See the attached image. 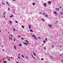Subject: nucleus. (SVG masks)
<instances>
[{"label":"nucleus","mask_w":63,"mask_h":63,"mask_svg":"<svg viewBox=\"0 0 63 63\" xmlns=\"http://www.w3.org/2000/svg\"><path fill=\"white\" fill-rule=\"evenodd\" d=\"M61 61L63 63V60H61Z\"/></svg>","instance_id":"603ef678"},{"label":"nucleus","mask_w":63,"mask_h":63,"mask_svg":"<svg viewBox=\"0 0 63 63\" xmlns=\"http://www.w3.org/2000/svg\"><path fill=\"white\" fill-rule=\"evenodd\" d=\"M11 40H12V37H11Z\"/></svg>","instance_id":"c03bdc74"},{"label":"nucleus","mask_w":63,"mask_h":63,"mask_svg":"<svg viewBox=\"0 0 63 63\" xmlns=\"http://www.w3.org/2000/svg\"><path fill=\"white\" fill-rule=\"evenodd\" d=\"M2 59L3 60V62L4 63H5V61L4 60V58H2Z\"/></svg>","instance_id":"f8f14e48"},{"label":"nucleus","mask_w":63,"mask_h":63,"mask_svg":"<svg viewBox=\"0 0 63 63\" xmlns=\"http://www.w3.org/2000/svg\"><path fill=\"white\" fill-rule=\"evenodd\" d=\"M43 15H45V14L44 13H43Z\"/></svg>","instance_id":"a18cd8bd"},{"label":"nucleus","mask_w":63,"mask_h":63,"mask_svg":"<svg viewBox=\"0 0 63 63\" xmlns=\"http://www.w3.org/2000/svg\"><path fill=\"white\" fill-rule=\"evenodd\" d=\"M3 15H5V14H4V13H3Z\"/></svg>","instance_id":"052dcab7"},{"label":"nucleus","mask_w":63,"mask_h":63,"mask_svg":"<svg viewBox=\"0 0 63 63\" xmlns=\"http://www.w3.org/2000/svg\"><path fill=\"white\" fill-rule=\"evenodd\" d=\"M13 16H14V15H11L9 17L11 18V17H13Z\"/></svg>","instance_id":"9d476101"},{"label":"nucleus","mask_w":63,"mask_h":63,"mask_svg":"<svg viewBox=\"0 0 63 63\" xmlns=\"http://www.w3.org/2000/svg\"><path fill=\"white\" fill-rule=\"evenodd\" d=\"M14 41L15 42V41H16V39H14Z\"/></svg>","instance_id":"a19ab883"},{"label":"nucleus","mask_w":63,"mask_h":63,"mask_svg":"<svg viewBox=\"0 0 63 63\" xmlns=\"http://www.w3.org/2000/svg\"><path fill=\"white\" fill-rule=\"evenodd\" d=\"M21 39H22V40H23V38H21Z\"/></svg>","instance_id":"393cba45"},{"label":"nucleus","mask_w":63,"mask_h":63,"mask_svg":"<svg viewBox=\"0 0 63 63\" xmlns=\"http://www.w3.org/2000/svg\"><path fill=\"white\" fill-rule=\"evenodd\" d=\"M31 55L32 56V57H33V55Z\"/></svg>","instance_id":"13d9d810"},{"label":"nucleus","mask_w":63,"mask_h":63,"mask_svg":"<svg viewBox=\"0 0 63 63\" xmlns=\"http://www.w3.org/2000/svg\"><path fill=\"white\" fill-rule=\"evenodd\" d=\"M34 39H36V40L37 38H36V37L35 36L34 37Z\"/></svg>","instance_id":"aec40b11"},{"label":"nucleus","mask_w":63,"mask_h":63,"mask_svg":"<svg viewBox=\"0 0 63 63\" xmlns=\"http://www.w3.org/2000/svg\"><path fill=\"white\" fill-rule=\"evenodd\" d=\"M19 46H20H20H21L22 45H21V44H19Z\"/></svg>","instance_id":"4be33fe9"},{"label":"nucleus","mask_w":63,"mask_h":63,"mask_svg":"<svg viewBox=\"0 0 63 63\" xmlns=\"http://www.w3.org/2000/svg\"><path fill=\"white\" fill-rule=\"evenodd\" d=\"M44 5L45 7H46L47 6V4H46V3H44Z\"/></svg>","instance_id":"f03ea898"},{"label":"nucleus","mask_w":63,"mask_h":63,"mask_svg":"<svg viewBox=\"0 0 63 63\" xmlns=\"http://www.w3.org/2000/svg\"><path fill=\"white\" fill-rule=\"evenodd\" d=\"M7 4L8 5H9V3H7Z\"/></svg>","instance_id":"e2e57ef3"},{"label":"nucleus","mask_w":63,"mask_h":63,"mask_svg":"<svg viewBox=\"0 0 63 63\" xmlns=\"http://www.w3.org/2000/svg\"><path fill=\"white\" fill-rule=\"evenodd\" d=\"M30 31L31 32H33V31L32 30V29L30 30Z\"/></svg>","instance_id":"6e6552de"},{"label":"nucleus","mask_w":63,"mask_h":63,"mask_svg":"<svg viewBox=\"0 0 63 63\" xmlns=\"http://www.w3.org/2000/svg\"><path fill=\"white\" fill-rule=\"evenodd\" d=\"M14 48H15V49H16V46H15V45H14Z\"/></svg>","instance_id":"9b49d317"},{"label":"nucleus","mask_w":63,"mask_h":63,"mask_svg":"<svg viewBox=\"0 0 63 63\" xmlns=\"http://www.w3.org/2000/svg\"><path fill=\"white\" fill-rule=\"evenodd\" d=\"M31 25H30L29 26V29H31Z\"/></svg>","instance_id":"423d86ee"},{"label":"nucleus","mask_w":63,"mask_h":63,"mask_svg":"<svg viewBox=\"0 0 63 63\" xmlns=\"http://www.w3.org/2000/svg\"><path fill=\"white\" fill-rule=\"evenodd\" d=\"M18 58H19V59H20V58L19 57H18Z\"/></svg>","instance_id":"6e6d98bb"},{"label":"nucleus","mask_w":63,"mask_h":63,"mask_svg":"<svg viewBox=\"0 0 63 63\" xmlns=\"http://www.w3.org/2000/svg\"><path fill=\"white\" fill-rule=\"evenodd\" d=\"M9 40L11 39V38H10V37H9Z\"/></svg>","instance_id":"5fc2aeb1"},{"label":"nucleus","mask_w":63,"mask_h":63,"mask_svg":"<svg viewBox=\"0 0 63 63\" xmlns=\"http://www.w3.org/2000/svg\"><path fill=\"white\" fill-rule=\"evenodd\" d=\"M18 37H21V36L19 35H18Z\"/></svg>","instance_id":"f704fd0d"},{"label":"nucleus","mask_w":63,"mask_h":63,"mask_svg":"<svg viewBox=\"0 0 63 63\" xmlns=\"http://www.w3.org/2000/svg\"><path fill=\"white\" fill-rule=\"evenodd\" d=\"M8 60H9V61H10V59H8Z\"/></svg>","instance_id":"09e8293b"},{"label":"nucleus","mask_w":63,"mask_h":63,"mask_svg":"<svg viewBox=\"0 0 63 63\" xmlns=\"http://www.w3.org/2000/svg\"><path fill=\"white\" fill-rule=\"evenodd\" d=\"M54 14H56L57 15V13H56L55 11H54Z\"/></svg>","instance_id":"1a4fd4ad"},{"label":"nucleus","mask_w":63,"mask_h":63,"mask_svg":"<svg viewBox=\"0 0 63 63\" xmlns=\"http://www.w3.org/2000/svg\"><path fill=\"white\" fill-rule=\"evenodd\" d=\"M5 20H7V19H5Z\"/></svg>","instance_id":"0e129e2a"},{"label":"nucleus","mask_w":63,"mask_h":63,"mask_svg":"<svg viewBox=\"0 0 63 63\" xmlns=\"http://www.w3.org/2000/svg\"><path fill=\"white\" fill-rule=\"evenodd\" d=\"M61 15H62V14H63V13H62V12L61 13Z\"/></svg>","instance_id":"2f4dec72"},{"label":"nucleus","mask_w":63,"mask_h":63,"mask_svg":"<svg viewBox=\"0 0 63 63\" xmlns=\"http://www.w3.org/2000/svg\"><path fill=\"white\" fill-rule=\"evenodd\" d=\"M2 5H5V3L2 2Z\"/></svg>","instance_id":"2eb2a0df"},{"label":"nucleus","mask_w":63,"mask_h":63,"mask_svg":"<svg viewBox=\"0 0 63 63\" xmlns=\"http://www.w3.org/2000/svg\"><path fill=\"white\" fill-rule=\"evenodd\" d=\"M61 55H60V56H61Z\"/></svg>","instance_id":"bf43d9fd"},{"label":"nucleus","mask_w":63,"mask_h":63,"mask_svg":"<svg viewBox=\"0 0 63 63\" xmlns=\"http://www.w3.org/2000/svg\"><path fill=\"white\" fill-rule=\"evenodd\" d=\"M43 43H44V44H45V43H46V41H45V40H44L43 41Z\"/></svg>","instance_id":"4468645a"},{"label":"nucleus","mask_w":63,"mask_h":63,"mask_svg":"<svg viewBox=\"0 0 63 63\" xmlns=\"http://www.w3.org/2000/svg\"><path fill=\"white\" fill-rule=\"evenodd\" d=\"M33 55L34 56H36V54H33Z\"/></svg>","instance_id":"c85d7f7f"},{"label":"nucleus","mask_w":63,"mask_h":63,"mask_svg":"<svg viewBox=\"0 0 63 63\" xmlns=\"http://www.w3.org/2000/svg\"><path fill=\"white\" fill-rule=\"evenodd\" d=\"M11 59H13V57H11Z\"/></svg>","instance_id":"de8ad7c7"},{"label":"nucleus","mask_w":63,"mask_h":63,"mask_svg":"<svg viewBox=\"0 0 63 63\" xmlns=\"http://www.w3.org/2000/svg\"><path fill=\"white\" fill-rule=\"evenodd\" d=\"M15 22H16V23H18V22H17V21H15Z\"/></svg>","instance_id":"a878e982"},{"label":"nucleus","mask_w":63,"mask_h":63,"mask_svg":"<svg viewBox=\"0 0 63 63\" xmlns=\"http://www.w3.org/2000/svg\"><path fill=\"white\" fill-rule=\"evenodd\" d=\"M1 47H3V46H2Z\"/></svg>","instance_id":"774afa93"},{"label":"nucleus","mask_w":63,"mask_h":63,"mask_svg":"<svg viewBox=\"0 0 63 63\" xmlns=\"http://www.w3.org/2000/svg\"><path fill=\"white\" fill-rule=\"evenodd\" d=\"M55 10H56V11H58V10H59V9L58 8H56L55 9Z\"/></svg>","instance_id":"7ed1b4c3"},{"label":"nucleus","mask_w":63,"mask_h":63,"mask_svg":"<svg viewBox=\"0 0 63 63\" xmlns=\"http://www.w3.org/2000/svg\"><path fill=\"white\" fill-rule=\"evenodd\" d=\"M48 3L49 4H51V1H48Z\"/></svg>","instance_id":"39448f33"},{"label":"nucleus","mask_w":63,"mask_h":63,"mask_svg":"<svg viewBox=\"0 0 63 63\" xmlns=\"http://www.w3.org/2000/svg\"><path fill=\"white\" fill-rule=\"evenodd\" d=\"M48 26H49V27H50V28H51L52 27V26H51V25L50 24L48 25Z\"/></svg>","instance_id":"f257e3e1"},{"label":"nucleus","mask_w":63,"mask_h":63,"mask_svg":"<svg viewBox=\"0 0 63 63\" xmlns=\"http://www.w3.org/2000/svg\"><path fill=\"white\" fill-rule=\"evenodd\" d=\"M18 55H19V56H20V54H18Z\"/></svg>","instance_id":"3c124183"},{"label":"nucleus","mask_w":63,"mask_h":63,"mask_svg":"<svg viewBox=\"0 0 63 63\" xmlns=\"http://www.w3.org/2000/svg\"><path fill=\"white\" fill-rule=\"evenodd\" d=\"M1 30H0V33H1Z\"/></svg>","instance_id":"338daca9"},{"label":"nucleus","mask_w":63,"mask_h":63,"mask_svg":"<svg viewBox=\"0 0 63 63\" xmlns=\"http://www.w3.org/2000/svg\"><path fill=\"white\" fill-rule=\"evenodd\" d=\"M23 43L26 46H28V45L27 44V43L24 42Z\"/></svg>","instance_id":"20e7f679"},{"label":"nucleus","mask_w":63,"mask_h":63,"mask_svg":"<svg viewBox=\"0 0 63 63\" xmlns=\"http://www.w3.org/2000/svg\"><path fill=\"white\" fill-rule=\"evenodd\" d=\"M12 1H16V0H12Z\"/></svg>","instance_id":"37998d69"},{"label":"nucleus","mask_w":63,"mask_h":63,"mask_svg":"<svg viewBox=\"0 0 63 63\" xmlns=\"http://www.w3.org/2000/svg\"><path fill=\"white\" fill-rule=\"evenodd\" d=\"M6 4H8V2H6Z\"/></svg>","instance_id":"79ce46f5"},{"label":"nucleus","mask_w":63,"mask_h":63,"mask_svg":"<svg viewBox=\"0 0 63 63\" xmlns=\"http://www.w3.org/2000/svg\"><path fill=\"white\" fill-rule=\"evenodd\" d=\"M16 63H18V62H17Z\"/></svg>","instance_id":"680f3d73"},{"label":"nucleus","mask_w":63,"mask_h":63,"mask_svg":"<svg viewBox=\"0 0 63 63\" xmlns=\"http://www.w3.org/2000/svg\"><path fill=\"white\" fill-rule=\"evenodd\" d=\"M10 36H12V37L13 36V35H12V34L10 35Z\"/></svg>","instance_id":"473e14b6"},{"label":"nucleus","mask_w":63,"mask_h":63,"mask_svg":"<svg viewBox=\"0 0 63 63\" xmlns=\"http://www.w3.org/2000/svg\"><path fill=\"white\" fill-rule=\"evenodd\" d=\"M3 51H4V49H3Z\"/></svg>","instance_id":"69168bd1"},{"label":"nucleus","mask_w":63,"mask_h":63,"mask_svg":"<svg viewBox=\"0 0 63 63\" xmlns=\"http://www.w3.org/2000/svg\"><path fill=\"white\" fill-rule=\"evenodd\" d=\"M38 39H41V38L39 37H38Z\"/></svg>","instance_id":"c756f323"},{"label":"nucleus","mask_w":63,"mask_h":63,"mask_svg":"<svg viewBox=\"0 0 63 63\" xmlns=\"http://www.w3.org/2000/svg\"><path fill=\"white\" fill-rule=\"evenodd\" d=\"M44 49L46 50V47H44Z\"/></svg>","instance_id":"cd10ccee"},{"label":"nucleus","mask_w":63,"mask_h":63,"mask_svg":"<svg viewBox=\"0 0 63 63\" xmlns=\"http://www.w3.org/2000/svg\"><path fill=\"white\" fill-rule=\"evenodd\" d=\"M32 5L33 6H34V5H35V3H32Z\"/></svg>","instance_id":"dca6fc26"},{"label":"nucleus","mask_w":63,"mask_h":63,"mask_svg":"<svg viewBox=\"0 0 63 63\" xmlns=\"http://www.w3.org/2000/svg\"><path fill=\"white\" fill-rule=\"evenodd\" d=\"M27 43L28 45H29V43H28V42H27Z\"/></svg>","instance_id":"ea45409f"},{"label":"nucleus","mask_w":63,"mask_h":63,"mask_svg":"<svg viewBox=\"0 0 63 63\" xmlns=\"http://www.w3.org/2000/svg\"><path fill=\"white\" fill-rule=\"evenodd\" d=\"M32 36L33 37H35V36L34 35H32Z\"/></svg>","instance_id":"6ab92c4d"},{"label":"nucleus","mask_w":63,"mask_h":63,"mask_svg":"<svg viewBox=\"0 0 63 63\" xmlns=\"http://www.w3.org/2000/svg\"><path fill=\"white\" fill-rule=\"evenodd\" d=\"M42 46H44V44H42Z\"/></svg>","instance_id":"4c0bfd02"},{"label":"nucleus","mask_w":63,"mask_h":63,"mask_svg":"<svg viewBox=\"0 0 63 63\" xmlns=\"http://www.w3.org/2000/svg\"><path fill=\"white\" fill-rule=\"evenodd\" d=\"M50 58H51V59H52V57H51V56L50 57Z\"/></svg>","instance_id":"7c9ffc66"},{"label":"nucleus","mask_w":63,"mask_h":63,"mask_svg":"<svg viewBox=\"0 0 63 63\" xmlns=\"http://www.w3.org/2000/svg\"><path fill=\"white\" fill-rule=\"evenodd\" d=\"M33 58V59H35V58H34V57H32Z\"/></svg>","instance_id":"58836bf2"},{"label":"nucleus","mask_w":63,"mask_h":63,"mask_svg":"<svg viewBox=\"0 0 63 63\" xmlns=\"http://www.w3.org/2000/svg\"><path fill=\"white\" fill-rule=\"evenodd\" d=\"M60 9H61V7H60Z\"/></svg>","instance_id":"4d7b16f0"},{"label":"nucleus","mask_w":63,"mask_h":63,"mask_svg":"<svg viewBox=\"0 0 63 63\" xmlns=\"http://www.w3.org/2000/svg\"><path fill=\"white\" fill-rule=\"evenodd\" d=\"M26 59H28V57H27L26 56Z\"/></svg>","instance_id":"bb28decb"},{"label":"nucleus","mask_w":63,"mask_h":63,"mask_svg":"<svg viewBox=\"0 0 63 63\" xmlns=\"http://www.w3.org/2000/svg\"><path fill=\"white\" fill-rule=\"evenodd\" d=\"M41 60H44V59L42 58L41 59Z\"/></svg>","instance_id":"412c9836"},{"label":"nucleus","mask_w":63,"mask_h":63,"mask_svg":"<svg viewBox=\"0 0 63 63\" xmlns=\"http://www.w3.org/2000/svg\"><path fill=\"white\" fill-rule=\"evenodd\" d=\"M41 20H42V21H45V20H44V19L43 18H42L41 19Z\"/></svg>","instance_id":"0eeeda50"},{"label":"nucleus","mask_w":63,"mask_h":63,"mask_svg":"<svg viewBox=\"0 0 63 63\" xmlns=\"http://www.w3.org/2000/svg\"><path fill=\"white\" fill-rule=\"evenodd\" d=\"M46 41H47V38H45V39Z\"/></svg>","instance_id":"f3484780"},{"label":"nucleus","mask_w":63,"mask_h":63,"mask_svg":"<svg viewBox=\"0 0 63 63\" xmlns=\"http://www.w3.org/2000/svg\"><path fill=\"white\" fill-rule=\"evenodd\" d=\"M22 27L23 28H24V26H22Z\"/></svg>","instance_id":"ddd939ff"},{"label":"nucleus","mask_w":63,"mask_h":63,"mask_svg":"<svg viewBox=\"0 0 63 63\" xmlns=\"http://www.w3.org/2000/svg\"><path fill=\"white\" fill-rule=\"evenodd\" d=\"M45 16H46V17H47V15H46Z\"/></svg>","instance_id":"72a5a7b5"},{"label":"nucleus","mask_w":63,"mask_h":63,"mask_svg":"<svg viewBox=\"0 0 63 63\" xmlns=\"http://www.w3.org/2000/svg\"><path fill=\"white\" fill-rule=\"evenodd\" d=\"M5 63H7V62L6 61H5Z\"/></svg>","instance_id":"49530a36"},{"label":"nucleus","mask_w":63,"mask_h":63,"mask_svg":"<svg viewBox=\"0 0 63 63\" xmlns=\"http://www.w3.org/2000/svg\"><path fill=\"white\" fill-rule=\"evenodd\" d=\"M13 29L14 30V31H15V29Z\"/></svg>","instance_id":"e433bc0d"},{"label":"nucleus","mask_w":63,"mask_h":63,"mask_svg":"<svg viewBox=\"0 0 63 63\" xmlns=\"http://www.w3.org/2000/svg\"><path fill=\"white\" fill-rule=\"evenodd\" d=\"M8 10L9 11H10V8H8Z\"/></svg>","instance_id":"864d4df0"},{"label":"nucleus","mask_w":63,"mask_h":63,"mask_svg":"<svg viewBox=\"0 0 63 63\" xmlns=\"http://www.w3.org/2000/svg\"><path fill=\"white\" fill-rule=\"evenodd\" d=\"M21 56H22V57H23V58H24V56H23V55H22Z\"/></svg>","instance_id":"a211bd4d"},{"label":"nucleus","mask_w":63,"mask_h":63,"mask_svg":"<svg viewBox=\"0 0 63 63\" xmlns=\"http://www.w3.org/2000/svg\"><path fill=\"white\" fill-rule=\"evenodd\" d=\"M9 22L10 23H11V24H12V22H11V21H10Z\"/></svg>","instance_id":"b1692460"},{"label":"nucleus","mask_w":63,"mask_h":63,"mask_svg":"<svg viewBox=\"0 0 63 63\" xmlns=\"http://www.w3.org/2000/svg\"><path fill=\"white\" fill-rule=\"evenodd\" d=\"M4 18H5V15H4Z\"/></svg>","instance_id":"8fccbe9b"},{"label":"nucleus","mask_w":63,"mask_h":63,"mask_svg":"<svg viewBox=\"0 0 63 63\" xmlns=\"http://www.w3.org/2000/svg\"><path fill=\"white\" fill-rule=\"evenodd\" d=\"M54 47V46H52V48H53V47Z\"/></svg>","instance_id":"5701e85b"},{"label":"nucleus","mask_w":63,"mask_h":63,"mask_svg":"<svg viewBox=\"0 0 63 63\" xmlns=\"http://www.w3.org/2000/svg\"><path fill=\"white\" fill-rule=\"evenodd\" d=\"M26 42H28V41H27V40H26Z\"/></svg>","instance_id":"c9c22d12"}]
</instances>
